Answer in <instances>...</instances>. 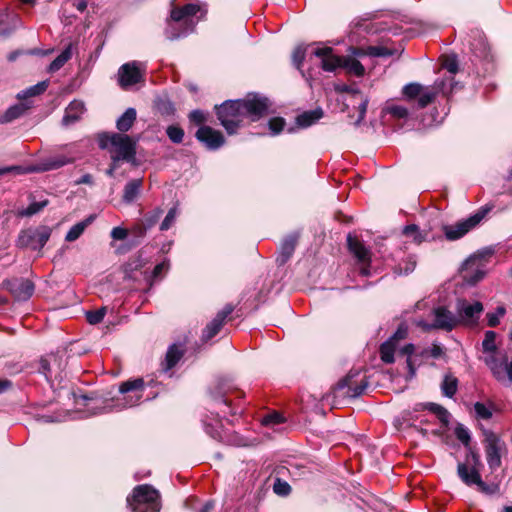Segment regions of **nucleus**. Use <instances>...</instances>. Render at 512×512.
I'll return each mask as SVG.
<instances>
[{
	"label": "nucleus",
	"mask_w": 512,
	"mask_h": 512,
	"mask_svg": "<svg viewBox=\"0 0 512 512\" xmlns=\"http://www.w3.org/2000/svg\"><path fill=\"white\" fill-rule=\"evenodd\" d=\"M474 411L476 417L482 420H489L493 415L491 405L482 402H476L474 404Z\"/></svg>",
	"instance_id": "45"
},
{
	"label": "nucleus",
	"mask_w": 512,
	"mask_h": 512,
	"mask_svg": "<svg viewBox=\"0 0 512 512\" xmlns=\"http://www.w3.org/2000/svg\"><path fill=\"white\" fill-rule=\"evenodd\" d=\"M402 232L404 236L412 239V241L416 244H421L422 242L426 241L428 236L427 232L421 231L415 224L405 226Z\"/></svg>",
	"instance_id": "35"
},
{
	"label": "nucleus",
	"mask_w": 512,
	"mask_h": 512,
	"mask_svg": "<svg viewBox=\"0 0 512 512\" xmlns=\"http://www.w3.org/2000/svg\"><path fill=\"white\" fill-rule=\"evenodd\" d=\"M452 79H448L451 82ZM447 80H437L432 87H424L419 83H409L402 89L403 97L416 109H423L434 101L437 94H446ZM451 85V83H449Z\"/></svg>",
	"instance_id": "4"
},
{
	"label": "nucleus",
	"mask_w": 512,
	"mask_h": 512,
	"mask_svg": "<svg viewBox=\"0 0 512 512\" xmlns=\"http://www.w3.org/2000/svg\"><path fill=\"white\" fill-rule=\"evenodd\" d=\"M233 393H237L238 398L243 394L242 392L236 391L233 385L226 379H219L215 382L210 390V394L214 401L215 408L217 409V414L206 416L203 420V425L205 432L213 439L228 445L245 446L246 443L244 439L236 433H230L224 430L222 422L218 418L219 413H221L223 417H226L227 415L235 416L242 412L238 407L232 406L230 395Z\"/></svg>",
	"instance_id": "1"
},
{
	"label": "nucleus",
	"mask_w": 512,
	"mask_h": 512,
	"mask_svg": "<svg viewBox=\"0 0 512 512\" xmlns=\"http://www.w3.org/2000/svg\"><path fill=\"white\" fill-rule=\"evenodd\" d=\"M443 67L451 74H455L458 70L457 61L455 59H447Z\"/></svg>",
	"instance_id": "63"
},
{
	"label": "nucleus",
	"mask_w": 512,
	"mask_h": 512,
	"mask_svg": "<svg viewBox=\"0 0 512 512\" xmlns=\"http://www.w3.org/2000/svg\"><path fill=\"white\" fill-rule=\"evenodd\" d=\"M162 214L163 210L161 208H156L152 212L148 213L144 217L143 221L150 229L158 222Z\"/></svg>",
	"instance_id": "54"
},
{
	"label": "nucleus",
	"mask_w": 512,
	"mask_h": 512,
	"mask_svg": "<svg viewBox=\"0 0 512 512\" xmlns=\"http://www.w3.org/2000/svg\"><path fill=\"white\" fill-rule=\"evenodd\" d=\"M384 112L399 120L409 116V111L405 106L395 103H387Z\"/></svg>",
	"instance_id": "40"
},
{
	"label": "nucleus",
	"mask_w": 512,
	"mask_h": 512,
	"mask_svg": "<svg viewBox=\"0 0 512 512\" xmlns=\"http://www.w3.org/2000/svg\"><path fill=\"white\" fill-rule=\"evenodd\" d=\"M481 467L480 455L469 447L465 460L457 465V475L465 485L475 486L482 478L480 474Z\"/></svg>",
	"instance_id": "9"
},
{
	"label": "nucleus",
	"mask_w": 512,
	"mask_h": 512,
	"mask_svg": "<svg viewBox=\"0 0 512 512\" xmlns=\"http://www.w3.org/2000/svg\"><path fill=\"white\" fill-rule=\"evenodd\" d=\"M137 112L135 108H127L125 112L117 119L116 127L120 132H127L136 121Z\"/></svg>",
	"instance_id": "30"
},
{
	"label": "nucleus",
	"mask_w": 512,
	"mask_h": 512,
	"mask_svg": "<svg viewBox=\"0 0 512 512\" xmlns=\"http://www.w3.org/2000/svg\"><path fill=\"white\" fill-rule=\"evenodd\" d=\"M72 394H73L74 402H75L76 406L86 405L88 401L93 400L92 397H88L85 394H77L74 392Z\"/></svg>",
	"instance_id": "62"
},
{
	"label": "nucleus",
	"mask_w": 512,
	"mask_h": 512,
	"mask_svg": "<svg viewBox=\"0 0 512 512\" xmlns=\"http://www.w3.org/2000/svg\"><path fill=\"white\" fill-rule=\"evenodd\" d=\"M189 120L197 125H200L207 121V115L202 110H193L189 114Z\"/></svg>",
	"instance_id": "58"
},
{
	"label": "nucleus",
	"mask_w": 512,
	"mask_h": 512,
	"mask_svg": "<svg viewBox=\"0 0 512 512\" xmlns=\"http://www.w3.org/2000/svg\"><path fill=\"white\" fill-rule=\"evenodd\" d=\"M284 422H285V418L283 417V415L276 411L266 414L261 419V424L263 426L271 427V428L275 427L276 425L282 424Z\"/></svg>",
	"instance_id": "43"
},
{
	"label": "nucleus",
	"mask_w": 512,
	"mask_h": 512,
	"mask_svg": "<svg viewBox=\"0 0 512 512\" xmlns=\"http://www.w3.org/2000/svg\"><path fill=\"white\" fill-rule=\"evenodd\" d=\"M140 63L132 61L122 65L118 70V81L123 89L143 81L144 74L140 67Z\"/></svg>",
	"instance_id": "16"
},
{
	"label": "nucleus",
	"mask_w": 512,
	"mask_h": 512,
	"mask_svg": "<svg viewBox=\"0 0 512 512\" xmlns=\"http://www.w3.org/2000/svg\"><path fill=\"white\" fill-rule=\"evenodd\" d=\"M484 449L487 464L491 471L500 468L502 456L507 453L505 442L491 430H484Z\"/></svg>",
	"instance_id": "10"
},
{
	"label": "nucleus",
	"mask_w": 512,
	"mask_h": 512,
	"mask_svg": "<svg viewBox=\"0 0 512 512\" xmlns=\"http://www.w3.org/2000/svg\"><path fill=\"white\" fill-rule=\"evenodd\" d=\"M347 244L350 252L357 259L358 263L361 265L360 273L363 276L369 275V266L371 262V253L369 249H367L363 243H361L356 237L352 235H348Z\"/></svg>",
	"instance_id": "17"
},
{
	"label": "nucleus",
	"mask_w": 512,
	"mask_h": 512,
	"mask_svg": "<svg viewBox=\"0 0 512 512\" xmlns=\"http://www.w3.org/2000/svg\"><path fill=\"white\" fill-rule=\"evenodd\" d=\"M506 310L504 307L500 306L496 309L495 312H490L487 314V322L490 327H496L499 324L500 318L504 316Z\"/></svg>",
	"instance_id": "52"
},
{
	"label": "nucleus",
	"mask_w": 512,
	"mask_h": 512,
	"mask_svg": "<svg viewBox=\"0 0 512 512\" xmlns=\"http://www.w3.org/2000/svg\"><path fill=\"white\" fill-rule=\"evenodd\" d=\"M459 381L452 373H446L441 382L442 394L448 398H452L458 390Z\"/></svg>",
	"instance_id": "31"
},
{
	"label": "nucleus",
	"mask_w": 512,
	"mask_h": 512,
	"mask_svg": "<svg viewBox=\"0 0 512 512\" xmlns=\"http://www.w3.org/2000/svg\"><path fill=\"white\" fill-rule=\"evenodd\" d=\"M127 504L132 512H159V492L148 484L136 486L127 497Z\"/></svg>",
	"instance_id": "5"
},
{
	"label": "nucleus",
	"mask_w": 512,
	"mask_h": 512,
	"mask_svg": "<svg viewBox=\"0 0 512 512\" xmlns=\"http://www.w3.org/2000/svg\"><path fill=\"white\" fill-rule=\"evenodd\" d=\"M166 134L171 142L179 144L183 141L184 130L177 125H170L166 129Z\"/></svg>",
	"instance_id": "46"
},
{
	"label": "nucleus",
	"mask_w": 512,
	"mask_h": 512,
	"mask_svg": "<svg viewBox=\"0 0 512 512\" xmlns=\"http://www.w3.org/2000/svg\"><path fill=\"white\" fill-rule=\"evenodd\" d=\"M201 12V7L198 4L190 3L183 7H175L171 11V17L175 20H182L188 30L192 32L195 29L199 18L195 19L197 13Z\"/></svg>",
	"instance_id": "19"
},
{
	"label": "nucleus",
	"mask_w": 512,
	"mask_h": 512,
	"mask_svg": "<svg viewBox=\"0 0 512 512\" xmlns=\"http://www.w3.org/2000/svg\"><path fill=\"white\" fill-rule=\"evenodd\" d=\"M416 267V257L414 255L408 256L405 260L398 263L395 267V273L399 275H407L414 271Z\"/></svg>",
	"instance_id": "42"
},
{
	"label": "nucleus",
	"mask_w": 512,
	"mask_h": 512,
	"mask_svg": "<svg viewBox=\"0 0 512 512\" xmlns=\"http://www.w3.org/2000/svg\"><path fill=\"white\" fill-rule=\"evenodd\" d=\"M177 208L176 207H173L171 208L167 215L165 216L164 220L162 221L161 225H160V230L161 231H166L168 229H170V227L174 224L175 220H176V217H177Z\"/></svg>",
	"instance_id": "49"
},
{
	"label": "nucleus",
	"mask_w": 512,
	"mask_h": 512,
	"mask_svg": "<svg viewBox=\"0 0 512 512\" xmlns=\"http://www.w3.org/2000/svg\"><path fill=\"white\" fill-rule=\"evenodd\" d=\"M128 230L122 227H114L111 231V237L114 240H124L127 237Z\"/></svg>",
	"instance_id": "60"
},
{
	"label": "nucleus",
	"mask_w": 512,
	"mask_h": 512,
	"mask_svg": "<svg viewBox=\"0 0 512 512\" xmlns=\"http://www.w3.org/2000/svg\"><path fill=\"white\" fill-rule=\"evenodd\" d=\"M268 107L266 97L254 94L248 95L245 99L227 100L215 108L221 125L228 134H233L245 118L256 121L267 113Z\"/></svg>",
	"instance_id": "2"
},
{
	"label": "nucleus",
	"mask_w": 512,
	"mask_h": 512,
	"mask_svg": "<svg viewBox=\"0 0 512 512\" xmlns=\"http://www.w3.org/2000/svg\"><path fill=\"white\" fill-rule=\"evenodd\" d=\"M26 109L27 107L24 104L13 105L1 116L0 121L2 123L11 122L23 115Z\"/></svg>",
	"instance_id": "39"
},
{
	"label": "nucleus",
	"mask_w": 512,
	"mask_h": 512,
	"mask_svg": "<svg viewBox=\"0 0 512 512\" xmlns=\"http://www.w3.org/2000/svg\"><path fill=\"white\" fill-rule=\"evenodd\" d=\"M322 116L323 112L321 109L306 111L296 118V123L298 126L306 128L314 124L316 121L322 118Z\"/></svg>",
	"instance_id": "33"
},
{
	"label": "nucleus",
	"mask_w": 512,
	"mask_h": 512,
	"mask_svg": "<svg viewBox=\"0 0 512 512\" xmlns=\"http://www.w3.org/2000/svg\"><path fill=\"white\" fill-rule=\"evenodd\" d=\"M437 417L443 426H447L450 421V413L441 405L435 403L417 404L413 412H407L404 419L412 422L411 425L417 426L429 424L433 418Z\"/></svg>",
	"instance_id": "6"
},
{
	"label": "nucleus",
	"mask_w": 512,
	"mask_h": 512,
	"mask_svg": "<svg viewBox=\"0 0 512 512\" xmlns=\"http://www.w3.org/2000/svg\"><path fill=\"white\" fill-rule=\"evenodd\" d=\"M72 44H69L49 65L48 72L59 71L72 58Z\"/></svg>",
	"instance_id": "32"
},
{
	"label": "nucleus",
	"mask_w": 512,
	"mask_h": 512,
	"mask_svg": "<svg viewBox=\"0 0 512 512\" xmlns=\"http://www.w3.org/2000/svg\"><path fill=\"white\" fill-rule=\"evenodd\" d=\"M483 311V305L479 301L473 303L465 299H459L456 303L457 325H475Z\"/></svg>",
	"instance_id": "14"
},
{
	"label": "nucleus",
	"mask_w": 512,
	"mask_h": 512,
	"mask_svg": "<svg viewBox=\"0 0 512 512\" xmlns=\"http://www.w3.org/2000/svg\"><path fill=\"white\" fill-rule=\"evenodd\" d=\"M184 354V350L180 345L172 344L166 353L165 360L162 363V371L168 372L170 371L182 358Z\"/></svg>",
	"instance_id": "28"
},
{
	"label": "nucleus",
	"mask_w": 512,
	"mask_h": 512,
	"mask_svg": "<svg viewBox=\"0 0 512 512\" xmlns=\"http://www.w3.org/2000/svg\"><path fill=\"white\" fill-rule=\"evenodd\" d=\"M486 213V209L479 210L478 212L471 215L469 218L465 220L457 222L453 225H445L443 227V232L445 234L446 239L450 241H455L462 238L482 221Z\"/></svg>",
	"instance_id": "13"
},
{
	"label": "nucleus",
	"mask_w": 512,
	"mask_h": 512,
	"mask_svg": "<svg viewBox=\"0 0 512 512\" xmlns=\"http://www.w3.org/2000/svg\"><path fill=\"white\" fill-rule=\"evenodd\" d=\"M149 227L144 223L143 220L136 222L131 228L130 233L137 238L144 237Z\"/></svg>",
	"instance_id": "55"
},
{
	"label": "nucleus",
	"mask_w": 512,
	"mask_h": 512,
	"mask_svg": "<svg viewBox=\"0 0 512 512\" xmlns=\"http://www.w3.org/2000/svg\"><path fill=\"white\" fill-rule=\"evenodd\" d=\"M352 375H348L346 378L340 380L338 383H337V389L341 390V389H344V388H348L346 394L349 395V396H352V397H357L359 395H361L363 393V391L365 390L366 388V385L364 386H355L353 387L351 385V379H352Z\"/></svg>",
	"instance_id": "38"
},
{
	"label": "nucleus",
	"mask_w": 512,
	"mask_h": 512,
	"mask_svg": "<svg viewBox=\"0 0 512 512\" xmlns=\"http://www.w3.org/2000/svg\"><path fill=\"white\" fill-rule=\"evenodd\" d=\"M142 186L141 179H133L125 185L123 199L130 203L138 196Z\"/></svg>",
	"instance_id": "36"
},
{
	"label": "nucleus",
	"mask_w": 512,
	"mask_h": 512,
	"mask_svg": "<svg viewBox=\"0 0 512 512\" xmlns=\"http://www.w3.org/2000/svg\"><path fill=\"white\" fill-rule=\"evenodd\" d=\"M492 253L491 249H484L470 256L465 261L462 266V274L467 284L474 285L484 278L488 260Z\"/></svg>",
	"instance_id": "7"
},
{
	"label": "nucleus",
	"mask_w": 512,
	"mask_h": 512,
	"mask_svg": "<svg viewBox=\"0 0 512 512\" xmlns=\"http://www.w3.org/2000/svg\"><path fill=\"white\" fill-rule=\"evenodd\" d=\"M313 54L321 61V68L327 72H333L342 67L343 57L333 53L331 47H321L314 50Z\"/></svg>",
	"instance_id": "24"
},
{
	"label": "nucleus",
	"mask_w": 512,
	"mask_h": 512,
	"mask_svg": "<svg viewBox=\"0 0 512 512\" xmlns=\"http://www.w3.org/2000/svg\"><path fill=\"white\" fill-rule=\"evenodd\" d=\"M456 438L465 446H469L471 436L469 430L462 424H458L455 427Z\"/></svg>",
	"instance_id": "48"
},
{
	"label": "nucleus",
	"mask_w": 512,
	"mask_h": 512,
	"mask_svg": "<svg viewBox=\"0 0 512 512\" xmlns=\"http://www.w3.org/2000/svg\"><path fill=\"white\" fill-rule=\"evenodd\" d=\"M5 286L20 301L28 300L34 293V284L28 279L8 280Z\"/></svg>",
	"instance_id": "23"
},
{
	"label": "nucleus",
	"mask_w": 512,
	"mask_h": 512,
	"mask_svg": "<svg viewBox=\"0 0 512 512\" xmlns=\"http://www.w3.org/2000/svg\"><path fill=\"white\" fill-rule=\"evenodd\" d=\"M196 138L203 143L209 150L219 149L225 142L224 136L218 130L210 126H201L196 134Z\"/></svg>",
	"instance_id": "21"
},
{
	"label": "nucleus",
	"mask_w": 512,
	"mask_h": 512,
	"mask_svg": "<svg viewBox=\"0 0 512 512\" xmlns=\"http://www.w3.org/2000/svg\"><path fill=\"white\" fill-rule=\"evenodd\" d=\"M407 335V329L405 327L400 326L396 332L389 338V340H393L394 343H398V341L404 339Z\"/></svg>",
	"instance_id": "61"
},
{
	"label": "nucleus",
	"mask_w": 512,
	"mask_h": 512,
	"mask_svg": "<svg viewBox=\"0 0 512 512\" xmlns=\"http://www.w3.org/2000/svg\"><path fill=\"white\" fill-rule=\"evenodd\" d=\"M273 491L279 496H286L290 493L291 487L287 482L276 479L273 485Z\"/></svg>",
	"instance_id": "57"
},
{
	"label": "nucleus",
	"mask_w": 512,
	"mask_h": 512,
	"mask_svg": "<svg viewBox=\"0 0 512 512\" xmlns=\"http://www.w3.org/2000/svg\"><path fill=\"white\" fill-rule=\"evenodd\" d=\"M48 205V200H42L38 202H32L26 209L19 211V215L22 217H30L41 210H43Z\"/></svg>",
	"instance_id": "44"
},
{
	"label": "nucleus",
	"mask_w": 512,
	"mask_h": 512,
	"mask_svg": "<svg viewBox=\"0 0 512 512\" xmlns=\"http://www.w3.org/2000/svg\"><path fill=\"white\" fill-rule=\"evenodd\" d=\"M85 112L84 103L78 100L72 101L65 110L62 119L63 126H70L77 122Z\"/></svg>",
	"instance_id": "26"
},
{
	"label": "nucleus",
	"mask_w": 512,
	"mask_h": 512,
	"mask_svg": "<svg viewBox=\"0 0 512 512\" xmlns=\"http://www.w3.org/2000/svg\"><path fill=\"white\" fill-rule=\"evenodd\" d=\"M49 82L42 81L29 87L28 89L18 93L17 97L19 99H26L28 97H33L42 94L48 88Z\"/></svg>",
	"instance_id": "41"
},
{
	"label": "nucleus",
	"mask_w": 512,
	"mask_h": 512,
	"mask_svg": "<svg viewBox=\"0 0 512 512\" xmlns=\"http://www.w3.org/2000/svg\"><path fill=\"white\" fill-rule=\"evenodd\" d=\"M109 140L111 144L112 165L107 173L112 175L120 160L130 161L134 158L136 143L126 134L115 133Z\"/></svg>",
	"instance_id": "8"
},
{
	"label": "nucleus",
	"mask_w": 512,
	"mask_h": 512,
	"mask_svg": "<svg viewBox=\"0 0 512 512\" xmlns=\"http://www.w3.org/2000/svg\"><path fill=\"white\" fill-rule=\"evenodd\" d=\"M342 68L346 69L348 73L361 77L365 73L364 66L355 58L347 56L343 57Z\"/></svg>",
	"instance_id": "34"
},
{
	"label": "nucleus",
	"mask_w": 512,
	"mask_h": 512,
	"mask_svg": "<svg viewBox=\"0 0 512 512\" xmlns=\"http://www.w3.org/2000/svg\"><path fill=\"white\" fill-rule=\"evenodd\" d=\"M191 32L192 31L188 30L182 20H175L171 18L167 23L164 34L168 40H176L187 36Z\"/></svg>",
	"instance_id": "27"
},
{
	"label": "nucleus",
	"mask_w": 512,
	"mask_h": 512,
	"mask_svg": "<svg viewBox=\"0 0 512 512\" xmlns=\"http://www.w3.org/2000/svg\"><path fill=\"white\" fill-rule=\"evenodd\" d=\"M234 307L231 304H227L221 311H219L215 318L207 324L202 333V340L204 342L209 341L216 336L221 330L226 318L233 312Z\"/></svg>",
	"instance_id": "22"
},
{
	"label": "nucleus",
	"mask_w": 512,
	"mask_h": 512,
	"mask_svg": "<svg viewBox=\"0 0 512 512\" xmlns=\"http://www.w3.org/2000/svg\"><path fill=\"white\" fill-rule=\"evenodd\" d=\"M298 234L294 233L287 236L281 243L279 254L276 258V262L279 265H284L294 253L297 241Z\"/></svg>",
	"instance_id": "25"
},
{
	"label": "nucleus",
	"mask_w": 512,
	"mask_h": 512,
	"mask_svg": "<svg viewBox=\"0 0 512 512\" xmlns=\"http://www.w3.org/2000/svg\"><path fill=\"white\" fill-rule=\"evenodd\" d=\"M63 153L43 158L38 167L33 171H50L59 169L67 164L73 163L80 157L78 144H66L61 146Z\"/></svg>",
	"instance_id": "11"
},
{
	"label": "nucleus",
	"mask_w": 512,
	"mask_h": 512,
	"mask_svg": "<svg viewBox=\"0 0 512 512\" xmlns=\"http://www.w3.org/2000/svg\"><path fill=\"white\" fill-rule=\"evenodd\" d=\"M475 486H477L478 488V491L484 493V494H487V495H492V494H495L499 487L498 485H489L487 483H485L482 478L480 479V482H478Z\"/></svg>",
	"instance_id": "59"
},
{
	"label": "nucleus",
	"mask_w": 512,
	"mask_h": 512,
	"mask_svg": "<svg viewBox=\"0 0 512 512\" xmlns=\"http://www.w3.org/2000/svg\"><path fill=\"white\" fill-rule=\"evenodd\" d=\"M433 313L435 317L434 323L431 325L423 323L424 329H441L445 331H451L456 326H458L456 314H453L445 307H437L436 309H434Z\"/></svg>",
	"instance_id": "18"
},
{
	"label": "nucleus",
	"mask_w": 512,
	"mask_h": 512,
	"mask_svg": "<svg viewBox=\"0 0 512 512\" xmlns=\"http://www.w3.org/2000/svg\"><path fill=\"white\" fill-rule=\"evenodd\" d=\"M168 263L163 261L159 264H157L153 269V278H158L161 276V274L168 269Z\"/></svg>",
	"instance_id": "64"
},
{
	"label": "nucleus",
	"mask_w": 512,
	"mask_h": 512,
	"mask_svg": "<svg viewBox=\"0 0 512 512\" xmlns=\"http://www.w3.org/2000/svg\"><path fill=\"white\" fill-rule=\"evenodd\" d=\"M94 219H95L94 215H90L86 219H84V220L76 223L75 225H73L70 228V230L67 232V234L65 236V240L67 242H74L77 239H79L80 236L86 230V228L93 223Z\"/></svg>",
	"instance_id": "29"
},
{
	"label": "nucleus",
	"mask_w": 512,
	"mask_h": 512,
	"mask_svg": "<svg viewBox=\"0 0 512 512\" xmlns=\"http://www.w3.org/2000/svg\"><path fill=\"white\" fill-rule=\"evenodd\" d=\"M144 382L142 378H136L123 382L119 387V392L126 401L125 407L136 405L142 396Z\"/></svg>",
	"instance_id": "20"
},
{
	"label": "nucleus",
	"mask_w": 512,
	"mask_h": 512,
	"mask_svg": "<svg viewBox=\"0 0 512 512\" xmlns=\"http://www.w3.org/2000/svg\"><path fill=\"white\" fill-rule=\"evenodd\" d=\"M51 235V229L43 226L35 230L22 231L19 235L20 246H30L34 250H40L47 243Z\"/></svg>",
	"instance_id": "15"
},
{
	"label": "nucleus",
	"mask_w": 512,
	"mask_h": 512,
	"mask_svg": "<svg viewBox=\"0 0 512 512\" xmlns=\"http://www.w3.org/2000/svg\"><path fill=\"white\" fill-rule=\"evenodd\" d=\"M496 336L494 331H486L482 341L483 352L486 354L483 361L498 381H512V359L508 361L507 356L497 350Z\"/></svg>",
	"instance_id": "3"
},
{
	"label": "nucleus",
	"mask_w": 512,
	"mask_h": 512,
	"mask_svg": "<svg viewBox=\"0 0 512 512\" xmlns=\"http://www.w3.org/2000/svg\"><path fill=\"white\" fill-rule=\"evenodd\" d=\"M397 349V344L393 342V340H387L380 346V357L381 360L387 364L393 363L394 353Z\"/></svg>",
	"instance_id": "37"
},
{
	"label": "nucleus",
	"mask_w": 512,
	"mask_h": 512,
	"mask_svg": "<svg viewBox=\"0 0 512 512\" xmlns=\"http://www.w3.org/2000/svg\"><path fill=\"white\" fill-rule=\"evenodd\" d=\"M268 126L271 135H277L283 130L285 121L281 117H274L269 120Z\"/></svg>",
	"instance_id": "53"
},
{
	"label": "nucleus",
	"mask_w": 512,
	"mask_h": 512,
	"mask_svg": "<svg viewBox=\"0 0 512 512\" xmlns=\"http://www.w3.org/2000/svg\"><path fill=\"white\" fill-rule=\"evenodd\" d=\"M305 54H306L305 48L302 46H298L294 49L293 54H292V61L297 69L301 68L303 61L305 59Z\"/></svg>",
	"instance_id": "56"
},
{
	"label": "nucleus",
	"mask_w": 512,
	"mask_h": 512,
	"mask_svg": "<svg viewBox=\"0 0 512 512\" xmlns=\"http://www.w3.org/2000/svg\"><path fill=\"white\" fill-rule=\"evenodd\" d=\"M157 110L163 115H172L175 111L174 106L168 99H158L156 102Z\"/></svg>",
	"instance_id": "51"
},
{
	"label": "nucleus",
	"mask_w": 512,
	"mask_h": 512,
	"mask_svg": "<svg viewBox=\"0 0 512 512\" xmlns=\"http://www.w3.org/2000/svg\"><path fill=\"white\" fill-rule=\"evenodd\" d=\"M67 365L65 353L50 354L40 361V372L45 376L48 382L54 386V381L61 383Z\"/></svg>",
	"instance_id": "12"
},
{
	"label": "nucleus",
	"mask_w": 512,
	"mask_h": 512,
	"mask_svg": "<svg viewBox=\"0 0 512 512\" xmlns=\"http://www.w3.org/2000/svg\"><path fill=\"white\" fill-rule=\"evenodd\" d=\"M368 56L371 57H388L393 55V50L384 46H368L366 47Z\"/></svg>",
	"instance_id": "47"
},
{
	"label": "nucleus",
	"mask_w": 512,
	"mask_h": 512,
	"mask_svg": "<svg viewBox=\"0 0 512 512\" xmlns=\"http://www.w3.org/2000/svg\"><path fill=\"white\" fill-rule=\"evenodd\" d=\"M413 353H414V345L413 344H407L399 351L400 355L407 356L406 363L409 368L411 377L414 376V374H415V369L413 368L412 361H411V356Z\"/></svg>",
	"instance_id": "50"
}]
</instances>
